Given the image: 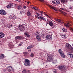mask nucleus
<instances>
[{"label": "nucleus", "instance_id": "1", "mask_svg": "<svg viewBox=\"0 0 73 73\" xmlns=\"http://www.w3.org/2000/svg\"><path fill=\"white\" fill-rule=\"evenodd\" d=\"M62 3H65V0H60ZM52 3L53 4L58 5L60 4V0H54V1H52Z\"/></svg>", "mask_w": 73, "mask_h": 73}, {"label": "nucleus", "instance_id": "2", "mask_svg": "<svg viewBox=\"0 0 73 73\" xmlns=\"http://www.w3.org/2000/svg\"><path fill=\"white\" fill-rule=\"evenodd\" d=\"M66 67V66L64 65L59 66L57 67L59 70L62 71L64 72L65 70V68Z\"/></svg>", "mask_w": 73, "mask_h": 73}, {"label": "nucleus", "instance_id": "3", "mask_svg": "<svg viewBox=\"0 0 73 73\" xmlns=\"http://www.w3.org/2000/svg\"><path fill=\"white\" fill-rule=\"evenodd\" d=\"M24 65L25 66H30V61L28 59H25V61H24Z\"/></svg>", "mask_w": 73, "mask_h": 73}, {"label": "nucleus", "instance_id": "4", "mask_svg": "<svg viewBox=\"0 0 73 73\" xmlns=\"http://www.w3.org/2000/svg\"><path fill=\"white\" fill-rule=\"evenodd\" d=\"M53 56L51 55H48V56H47V59L50 62H52L53 60Z\"/></svg>", "mask_w": 73, "mask_h": 73}, {"label": "nucleus", "instance_id": "5", "mask_svg": "<svg viewBox=\"0 0 73 73\" xmlns=\"http://www.w3.org/2000/svg\"><path fill=\"white\" fill-rule=\"evenodd\" d=\"M58 52L60 54L61 57L63 58H65V55L64 54V52L61 50V49L58 50Z\"/></svg>", "mask_w": 73, "mask_h": 73}, {"label": "nucleus", "instance_id": "6", "mask_svg": "<svg viewBox=\"0 0 73 73\" xmlns=\"http://www.w3.org/2000/svg\"><path fill=\"white\" fill-rule=\"evenodd\" d=\"M18 28L20 31L23 32V31H24V30H25V27H24L23 26L19 25Z\"/></svg>", "mask_w": 73, "mask_h": 73}, {"label": "nucleus", "instance_id": "7", "mask_svg": "<svg viewBox=\"0 0 73 73\" xmlns=\"http://www.w3.org/2000/svg\"><path fill=\"white\" fill-rule=\"evenodd\" d=\"M36 38L38 40V41H41V39L40 38V35H39V33L38 32H36Z\"/></svg>", "mask_w": 73, "mask_h": 73}, {"label": "nucleus", "instance_id": "8", "mask_svg": "<svg viewBox=\"0 0 73 73\" xmlns=\"http://www.w3.org/2000/svg\"><path fill=\"white\" fill-rule=\"evenodd\" d=\"M0 14L2 15H6L7 13H5V11L4 10H0Z\"/></svg>", "mask_w": 73, "mask_h": 73}, {"label": "nucleus", "instance_id": "9", "mask_svg": "<svg viewBox=\"0 0 73 73\" xmlns=\"http://www.w3.org/2000/svg\"><path fill=\"white\" fill-rule=\"evenodd\" d=\"M56 21H58V23H60L61 24H64V22L62 20H60L58 19H56Z\"/></svg>", "mask_w": 73, "mask_h": 73}, {"label": "nucleus", "instance_id": "10", "mask_svg": "<svg viewBox=\"0 0 73 73\" xmlns=\"http://www.w3.org/2000/svg\"><path fill=\"white\" fill-rule=\"evenodd\" d=\"M10 19H16V17L15 15H10Z\"/></svg>", "mask_w": 73, "mask_h": 73}, {"label": "nucleus", "instance_id": "11", "mask_svg": "<svg viewBox=\"0 0 73 73\" xmlns=\"http://www.w3.org/2000/svg\"><path fill=\"white\" fill-rule=\"evenodd\" d=\"M4 33L3 32L0 33V38H3V37L4 36Z\"/></svg>", "mask_w": 73, "mask_h": 73}, {"label": "nucleus", "instance_id": "12", "mask_svg": "<svg viewBox=\"0 0 73 73\" xmlns=\"http://www.w3.org/2000/svg\"><path fill=\"white\" fill-rule=\"evenodd\" d=\"M70 23L68 22H67L66 23V24H64V25L66 26V27H69L70 26Z\"/></svg>", "mask_w": 73, "mask_h": 73}, {"label": "nucleus", "instance_id": "13", "mask_svg": "<svg viewBox=\"0 0 73 73\" xmlns=\"http://www.w3.org/2000/svg\"><path fill=\"white\" fill-rule=\"evenodd\" d=\"M46 38L47 40H48V39H50V40L52 38V36L50 35H47L46 36Z\"/></svg>", "mask_w": 73, "mask_h": 73}, {"label": "nucleus", "instance_id": "14", "mask_svg": "<svg viewBox=\"0 0 73 73\" xmlns=\"http://www.w3.org/2000/svg\"><path fill=\"white\" fill-rule=\"evenodd\" d=\"M49 7H50V9H54L55 11H57V9H56V8L54 6L49 5Z\"/></svg>", "mask_w": 73, "mask_h": 73}, {"label": "nucleus", "instance_id": "15", "mask_svg": "<svg viewBox=\"0 0 73 73\" xmlns=\"http://www.w3.org/2000/svg\"><path fill=\"white\" fill-rule=\"evenodd\" d=\"M12 69V67L11 66H9L7 68V70H8L9 72L11 71Z\"/></svg>", "mask_w": 73, "mask_h": 73}, {"label": "nucleus", "instance_id": "16", "mask_svg": "<svg viewBox=\"0 0 73 73\" xmlns=\"http://www.w3.org/2000/svg\"><path fill=\"white\" fill-rule=\"evenodd\" d=\"M25 35L26 36V37H29V38L30 37V35H29L28 33H27L26 32L25 33Z\"/></svg>", "mask_w": 73, "mask_h": 73}, {"label": "nucleus", "instance_id": "17", "mask_svg": "<svg viewBox=\"0 0 73 73\" xmlns=\"http://www.w3.org/2000/svg\"><path fill=\"white\" fill-rule=\"evenodd\" d=\"M7 26L8 28H11L12 27V24H8L7 25Z\"/></svg>", "mask_w": 73, "mask_h": 73}, {"label": "nucleus", "instance_id": "18", "mask_svg": "<svg viewBox=\"0 0 73 73\" xmlns=\"http://www.w3.org/2000/svg\"><path fill=\"white\" fill-rule=\"evenodd\" d=\"M4 55L3 54L0 55V59H3L4 57Z\"/></svg>", "mask_w": 73, "mask_h": 73}, {"label": "nucleus", "instance_id": "19", "mask_svg": "<svg viewBox=\"0 0 73 73\" xmlns=\"http://www.w3.org/2000/svg\"><path fill=\"white\" fill-rule=\"evenodd\" d=\"M23 7H21V5H19L17 7V9H19V10H20L22 9Z\"/></svg>", "mask_w": 73, "mask_h": 73}, {"label": "nucleus", "instance_id": "20", "mask_svg": "<svg viewBox=\"0 0 73 73\" xmlns=\"http://www.w3.org/2000/svg\"><path fill=\"white\" fill-rule=\"evenodd\" d=\"M68 55H69V56H70L71 58H73V54H71V53L68 54Z\"/></svg>", "mask_w": 73, "mask_h": 73}, {"label": "nucleus", "instance_id": "21", "mask_svg": "<svg viewBox=\"0 0 73 73\" xmlns=\"http://www.w3.org/2000/svg\"><path fill=\"white\" fill-rule=\"evenodd\" d=\"M24 38H25L23 36H19V40H23Z\"/></svg>", "mask_w": 73, "mask_h": 73}, {"label": "nucleus", "instance_id": "22", "mask_svg": "<svg viewBox=\"0 0 73 73\" xmlns=\"http://www.w3.org/2000/svg\"><path fill=\"white\" fill-rule=\"evenodd\" d=\"M49 25H50V26H51V27H52V26H53V23L51 22H50L49 23Z\"/></svg>", "mask_w": 73, "mask_h": 73}, {"label": "nucleus", "instance_id": "23", "mask_svg": "<svg viewBox=\"0 0 73 73\" xmlns=\"http://www.w3.org/2000/svg\"><path fill=\"white\" fill-rule=\"evenodd\" d=\"M27 15L28 16H31L32 15V14L31 13L28 12H27Z\"/></svg>", "mask_w": 73, "mask_h": 73}, {"label": "nucleus", "instance_id": "24", "mask_svg": "<svg viewBox=\"0 0 73 73\" xmlns=\"http://www.w3.org/2000/svg\"><path fill=\"white\" fill-rule=\"evenodd\" d=\"M65 34L64 33H62L60 34V36L62 37V38H64V35Z\"/></svg>", "mask_w": 73, "mask_h": 73}, {"label": "nucleus", "instance_id": "25", "mask_svg": "<svg viewBox=\"0 0 73 73\" xmlns=\"http://www.w3.org/2000/svg\"><path fill=\"white\" fill-rule=\"evenodd\" d=\"M15 40H16L17 39H18V40H20V36H17L15 38Z\"/></svg>", "mask_w": 73, "mask_h": 73}, {"label": "nucleus", "instance_id": "26", "mask_svg": "<svg viewBox=\"0 0 73 73\" xmlns=\"http://www.w3.org/2000/svg\"><path fill=\"white\" fill-rule=\"evenodd\" d=\"M14 5V4H13L12 3H10L9 4V5H10V7H11H11H12L13 6V5Z\"/></svg>", "mask_w": 73, "mask_h": 73}, {"label": "nucleus", "instance_id": "27", "mask_svg": "<svg viewBox=\"0 0 73 73\" xmlns=\"http://www.w3.org/2000/svg\"><path fill=\"white\" fill-rule=\"evenodd\" d=\"M62 30L64 32H66L68 31V30L65 29H63Z\"/></svg>", "mask_w": 73, "mask_h": 73}, {"label": "nucleus", "instance_id": "28", "mask_svg": "<svg viewBox=\"0 0 73 73\" xmlns=\"http://www.w3.org/2000/svg\"><path fill=\"white\" fill-rule=\"evenodd\" d=\"M33 46H28V47L27 49H31L32 48H33Z\"/></svg>", "mask_w": 73, "mask_h": 73}, {"label": "nucleus", "instance_id": "29", "mask_svg": "<svg viewBox=\"0 0 73 73\" xmlns=\"http://www.w3.org/2000/svg\"><path fill=\"white\" fill-rule=\"evenodd\" d=\"M59 12H61V13H62V14H63L64 15H65V13L64 12H63L62 11V10H59Z\"/></svg>", "mask_w": 73, "mask_h": 73}, {"label": "nucleus", "instance_id": "30", "mask_svg": "<svg viewBox=\"0 0 73 73\" xmlns=\"http://www.w3.org/2000/svg\"><path fill=\"white\" fill-rule=\"evenodd\" d=\"M34 56V54L33 53H32L31 54L30 56L31 57L33 58Z\"/></svg>", "mask_w": 73, "mask_h": 73}, {"label": "nucleus", "instance_id": "31", "mask_svg": "<svg viewBox=\"0 0 73 73\" xmlns=\"http://www.w3.org/2000/svg\"><path fill=\"white\" fill-rule=\"evenodd\" d=\"M39 17V20H42L43 17L41 16L40 15H38Z\"/></svg>", "mask_w": 73, "mask_h": 73}, {"label": "nucleus", "instance_id": "32", "mask_svg": "<svg viewBox=\"0 0 73 73\" xmlns=\"http://www.w3.org/2000/svg\"><path fill=\"white\" fill-rule=\"evenodd\" d=\"M66 48L68 49H70L72 48L71 46H66Z\"/></svg>", "mask_w": 73, "mask_h": 73}, {"label": "nucleus", "instance_id": "33", "mask_svg": "<svg viewBox=\"0 0 73 73\" xmlns=\"http://www.w3.org/2000/svg\"><path fill=\"white\" fill-rule=\"evenodd\" d=\"M22 73H27V72L26 70H23L22 72Z\"/></svg>", "mask_w": 73, "mask_h": 73}, {"label": "nucleus", "instance_id": "34", "mask_svg": "<svg viewBox=\"0 0 73 73\" xmlns=\"http://www.w3.org/2000/svg\"><path fill=\"white\" fill-rule=\"evenodd\" d=\"M53 73H56V69H53Z\"/></svg>", "mask_w": 73, "mask_h": 73}, {"label": "nucleus", "instance_id": "35", "mask_svg": "<svg viewBox=\"0 0 73 73\" xmlns=\"http://www.w3.org/2000/svg\"><path fill=\"white\" fill-rule=\"evenodd\" d=\"M66 46H71L69 43H67L66 44Z\"/></svg>", "mask_w": 73, "mask_h": 73}, {"label": "nucleus", "instance_id": "36", "mask_svg": "<svg viewBox=\"0 0 73 73\" xmlns=\"http://www.w3.org/2000/svg\"><path fill=\"white\" fill-rule=\"evenodd\" d=\"M23 44V42H21L19 44V46H21Z\"/></svg>", "mask_w": 73, "mask_h": 73}, {"label": "nucleus", "instance_id": "37", "mask_svg": "<svg viewBox=\"0 0 73 73\" xmlns=\"http://www.w3.org/2000/svg\"><path fill=\"white\" fill-rule=\"evenodd\" d=\"M35 17L38 19H40V17L38 15H35Z\"/></svg>", "mask_w": 73, "mask_h": 73}, {"label": "nucleus", "instance_id": "38", "mask_svg": "<svg viewBox=\"0 0 73 73\" xmlns=\"http://www.w3.org/2000/svg\"><path fill=\"white\" fill-rule=\"evenodd\" d=\"M45 15H46V16H47L48 17H49V18H50V19H52V17L48 16V15H47V14H46Z\"/></svg>", "mask_w": 73, "mask_h": 73}, {"label": "nucleus", "instance_id": "39", "mask_svg": "<svg viewBox=\"0 0 73 73\" xmlns=\"http://www.w3.org/2000/svg\"><path fill=\"white\" fill-rule=\"evenodd\" d=\"M28 53L27 52H24L23 54L25 55H27Z\"/></svg>", "mask_w": 73, "mask_h": 73}, {"label": "nucleus", "instance_id": "40", "mask_svg": "<svg viewBox=\"0 0 73 73\" xmlns=\"http://www.w3.org/2000/svg\"><path fill=\"white\" fill-rule=\"evenodd\" d=\"M7 8H8L9 9V8H11V7L10 6V5H7Z\"/></svg>", "mask_w": 73, "mask_h": 73}, {"label": "nucleus", "instance_id": "41", "mask_svg": "<svg viewBox=\"0 0 73 73\" xmlns=\"http://www.w3.org/2000/svg\"><path fill=\"white\" fill-rule=\"evenodd\" d=\"M41 37H45V35H44V34H42V35H41Z\"/></svg>", "mask_w": 73, "mask_h": 73}, {"label": "nucleus", "instance_id": "42", "mask_svg": "<svg viewBox=\"0 0 73 73\" xmlns=\"http://www.w3.org/2000/svg\"><path fill=\"white\" fill-rule=\"evenodd\" d=\"M43 11H39V12H40V15H42V14H43V13L42 12Z\"/></svg>", "mask_w": 73, "mask_h": 73}, {"label": "nucleus", "instance_id": "43", "mask_svg": "<svg viewBox=\"0 0 73 73\" xmlns=\"http://www.w3.org/2000/svg\"><path fill=\"white\" fill-rule=\"evenodd\" d=\"M33 9H35V10H37V8L35 7H33Z\"/></svg>", "mask_w": 73, "mask_h": 73}, {"label": "nucleus", "instance_id": "44", "mask_svg": "<svg viewBox=\"0 0 73 73\" xmlns=\"http://www.w3.org/2000/svg\"><path fill=\"white\" fill-rule=\"evenodd\" d=\"M23 8L24 9H26V8H27V6H23Z\"/></svg>", "mask_w": 73, "mask_h": 73}, {"label": "nucleus", "instance_id": "45", "mask_svg": "<svg viewBox=\"0 0 73 73\" xmlns=\"http://www.w3.org/2000/svg\"><path fill=\"white\" fill-rule=\"evenodd\" d=\"M38 0L40 1V2H44V0Z\"/></svg>", "mask_w": 73, "mask_h": 73}, {"label": "nucleus", "instance_id": "46", "mask_svg": "<svg viewBox=\"0 0 73 73\" xmlns=\"http://www.w3.org/2000/svg\"><path fill=\"white\" fill-rule=\"evenodd\" d=\"M42 20H44V21H46V19L44 18L43 17V19H42Z\"/></svg>", "mask_w": 73, "mask_h": 73}, {"label": "nucleus", "instance_id": "47", "mask_svg": "<svg viewBox=\"0 0 73 73\" xmlns=\"http://www.w3.org/2000/svg\"><path fill=\"white\" fill-rule=\"evenodd\" d=\"M60 9H62V10H63V11H65V9L63 8H60Z\"/></svg>", "mask_w": 73, "mask_h": 73}, {"label": "nucleus", "instance_id": "48", "mask_svg": "<svg viewBox=\"0 0 73 73\" xmlns=\"http://www.w3.org/2000/svg\"><path fill=\"white\" fill-rule=\"evenodd\" d=\"M9 47L10 49H11V48H13V46H9Z\"/></svg>", "mask_w": 73, "mask_h": 73}, {"label": "nucleus", "instance_id": "49", "mask_svg": "<svg viewBox=\"0 0 73 73\" xmlns=\"http://www.w3.org/2000/svg\"><path fill=\"white\" fill-rule=\"evenodd\" d=\"M69 9H72V7H71V6H70L69 7Z\"/></svg>", "mask_w": 73, "mask_h": 73}, {"label": "nucleus", "instance_id": "50", "mask_svg": "<svg viewBox=\"0 0 73 73\" xmlns=\"http://www.w3.org/2000/svg\"><path fill=\"white\" fill-rule=\"evenodd\" d=\"M36 14L37 15H38L37 16H40V15L37 13H36Z\"/></svg>", "mask_w": 73, "mask_h": 73}, {"label": "nucleus", "instance_id": "51", "mask_svg": "<svg viewBox=\"0 0 73 73\" xmlns=\"http://www.w3.org/2000/svg\"><path fill=\"white\" fill-rule=\"evenodd\" d=\"M44 72H45L47 73V71L46 70H44Z\"/></svg>", "mask_w": 73, "mask_h": 73}, {"label": "nucleus", "instance_id": "52", "mask_svg": "<svg viewBox=\"0 0 73 73\" xmlns=\"http://www.w3.org/2000/svg\"><path fill=\"white\" fill-rule=\"evenodd\" d=\"M50 21H46V23H47V24H49V23H50Z\"/></svg>", "mask_w": 73, "mask_h": 73}, {"label": "nucleus", "instance_id": "53", "mask_svg": "<svg viewBox=\"0 0 73 73\" xmlns=\"http://www.w3.org/2000/svg\"><path fill=\"white\" fill-rule=\"evenodd\" d=\"M28 52H31V50H28Z\"/></svg>", "mask_w": 73, "mask_h": 73}, {"label": "nucleus", "instance_id": "54", "mask_svg": "<svg viewBox=\"0 0 73 73\" xmlns=\"http://www.w3.org/2000/svg\"><path fill=\"white\" fill-rule=\"evenodd\" d=\"M66 35L64 34V38H66Z\"/></svg>", "mask_w": 73, "mask_h": 73}, {"label": "nucleus", "instance_id": "55", "mask_svg": "<svg viewBox=\"0 0 73 73\" xmlns=\"http://www.w3.org/2000/svg\"><path fill=\"white\" fill-rule=\"evenodd\" d=\"M50 21L48 19H47V21Z\"/></svg>", "mask_w": 73, "mask_h": 73}, {"label": "nucleus", "instance_id": "56", "mask_svg": "<svg viewBox=\"0 0 73 73\" xmlns=\"http://www.w3.org/2000/svg\"><path fill=\"white\" fill-rule=\"evenodd\" d=\"M21 14H22V13H23V11H21L20 12Z\"/></svg>", "mask_w": 73, "mask_h": 73}, {"label": "nucleus", "instance_id": "57", "mask_svg": "<svg viewBox=\"0 0 73 73\" xmlns=\"http://www.w3.org/2000/svg\"><path fill=\"white\" fill-rule=\"evenodd\" d=\"M15 1H20V0H15Z\"/></svg>", "mask_w": 73, "mask_h": 73}, {"label": "nucleus", "instance_id": "58", "mask_svg": "<svg viewBox=\"0 0 73 73\" xmlns=\"http://www.w3.org/2000/svg\"><path fill=\"white\" fill-rule=\"evenodd\" d=\"M43 13V14H45V13H45V12H42Z\"/></svg>", "mask_w": 73, "mask_h": 73}, {"label": "nucleus", "instance_id": "59", "mask_svg": "<svg viewBox=\"0 0 73 73\" xmlns=\"http://www.w3.org/2000/svg\"><path fill=\"white\" fill-rule=\"evenodd\" d=\"M27 4H29V2H27Z\"/></svg>", "mask_w": 73, "mask_h": 73}, {"label": "nucleus", "instance_id": "60", "mask_svg": "<svg viewBox=\"0 0 73 73\" xmlns=\"http://www.w3.org/2000/svg\"><path fill=\"white\" fill-rule=\"evenodd\" d=\"M28 72H29V73L30 72L29 70H28Z\"/></svg>", "mask_w": 73, "mask_h": 73}, {"label": "nucleus", "instance_id": "61", "mask_svg": "<svg viewBox=\"0 0 73 73\" xmlns=\"http://www.w3.org/2000/svg\"><path fill=\"white\" fill-rule=\"evenodd\" d=\"M72 50L73 51V48H72Z\"/></svg>", "mask_w": 73, "mask_h": 73}, {"label": "nucleus", "instance_id": "62", "mask_svg": "<svg viewBox=\"0 0 73 73\" xmlns=\"http://www.w3.org/2000/svg\"><path fill=\"white\" fill-rule=\"evenodd\" d=\"M14 73H15V72H14Z\"/></svg>", "mask_w": 73, "mask_h": 73}]
</instances>
